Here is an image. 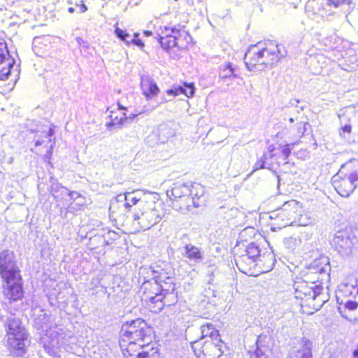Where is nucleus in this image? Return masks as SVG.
<instances>
[{
    "label": "nucleus",
    "mask_w": 358,
    "mask_h": 358,
    "mask_svg": "<svg viewBox=\"0 0 358 358\" xmlns=\"http://www.w3.org/2000/svg\"><path fill=\"white\" fill-rule=\"evenodd\" d=\"M170 101V99H164V101Z\"/></svg>",
    "instance_id": "052dcab7"
},
{
    "label": "nucleus",
    "mask_w": 358,
    "mask_h": 358,
    "mask_svg": "<svg viewBox=\"0 0 358 358\" xmlns=\"http://www.w3.org/2000/svg\"><path fill=\"white\" fill-rule=\"evenodd\" d=\"M155 289H160V293H156L155 296H145L144 300L148 301V305L152 312H160L165 305H169V296L174 297L175 284L170 276H166L164 273H160L155 277Z\"/></svg>",
    "instance_id": "423d86ee"
},
{
    "label": "nucleus",
    "mask_w": 358,
    "mask_h": 358,
    "mask_svg": "<svg viewBox=\"0 0 358 358\" xmlns=\"http://www.w3.org/2000/svg\"><path fill=\"white\" fill-rule=\"evenodd\" d=\"M65 340L63 329L57 326L45 329V333L41 338L44 349L53 357L57 356V350L65 343Z\"/></svg>",
    "instance_id": "9d476101"
},
{
    "label": "nucleus",
    "mask_w": 358,
    "mask_h": 358,
    "mask_svg": "<svg viewBox=\"0 0 358 358\" xmlns=\"http://www.w3.org/2000/svg\"><path fill=\"white\" fill-rule=\"evenodd\" d=\"M33 315L34 316L35 322L39 325L40 328L44 329L46 327V313H43V310L34 308Z\"/></svg>",
    "instance_id": "7c9ffc66"
},
{
    "label": "nucleus",
    "mask_w": 358,
    "mask_h": 358,
    "mask_svg": "<svg viewBox=\"0 0 358 358\" xmlns=\"http://www.w3.org/2000/svg\"><path fill=\"white\" fill-rule=\"evenodd\" d=\"M221 341L205 340L192 342V348L198 358H220L222 355Z\"/></svg>",
    "instance_id": "9b49d317"
},
{
    "label": "nucleus",
    "mask_w": 358,
    "mask_h": 358,
    "mask_svg": "<svg viewBox=\"0 0 358 358\" xmlns=\"http://www.w3.org/2000/svg\"><path fill=\"white\" fill-rule=\"evenodd\" d=\"M53 135V131L51 128L49 129L48 131L45 134V138H48Z\"/></svg>",
    "instance_id": "603ef678"
},
{
    "label": "nucleus",
    "mask_w": 358,
    "mask_h": 358,
    "mask_svg": "<svg viewBox=\"0 0 358 358\" xmlns=\"http://www.w3.org/2000/svg\"><path fill=\"white\" fill-rule=\"evenodd\" d=\"M191 39L185 26L178 24L161 27L157 41L163 49L169 50L174 47L185 48Z\"/></svg>",
    "instance_id": "0eeeda50"
},
{
    "label": "nucleus",
    "mask_w": 358,
    "mask_h": 358,
    "mask_svg": "<svg viewBox=\"0 0 358 358\" xmlns=\"http://www.w3.org/2000/svg\"><path fill=\"white\" fill-rule=\"evenodd\" d=\"M255 234V229L253 227H246L240 233L238 238L241 241H243L247 236H252Z\"/></svg>",
    "instance_id": "58836bf2"
},
{
    "label": "nucleus",
    "mask_w": 358,
    "mask_h": 358,
    "mask_svg": "<svg viewBox=\"0 0 358 358\" xmlns=\"http://www.w3.org/2000/svg\"><path fill=\"white\" fill-rule=\"evenodd\" d=\"M292 150V145L290 144H286L281 148V155L278 157L279 159L282 158V160H278L276 164L279 166L280 164H287L288 157L290 155Z\"/></svg>",
    "instance_id": "72a5a7b5"
},
{
    "label": "nucleus",
    "mask_w": 358,
    "mask_h": 358,
    "mask_svg": "<svg viewBox=\"0 0 358 358\" xmlns=\"http://www.w3.org/2000/svg\"><path fill=\"white\" fill-rule=\"evenodd\" d=\"M0 274L2 279L20 275L15 265V255L8 250L0 253Z\"/></svg>",
    "instance_id": "4468645a"
},
{
    "label": "nucleus",
    "mask_w": 358,
    "mask_h": 358,
    "mask_svg": "<svg viewBox=\"0 0 358 358\" xmlns=\"http://www.w3.org/2000/svg\"><path fill=\"white\" fill-rule=\"evenodd\" d=\"M116 199L117 201H122L123 200L125 201V194H119L117 196Z\"/></svg>",
    "instance_id": "3c124183"
},
{
    "label": "nucleus",
    "mask_w": 358,
    "mask_h": 358,
    "mask_svg": "<svg viewBox=\"0 0 358 358\" xmlns=\"http://www.w3.org/2000/svg\"><path fill=\"white\" fill-rule=\"evenodd\" d=\"M189 192L188 185L187 184H181L176 185L172 188L171 190L167 192V195L171 198L173 197L175 199H178L176 201L175 206H177L178 203L180 202L182 199H184L185 196H187V193Z\"/></svg>",
    "instance_id": "5701e85b"
},
{
    "label": "nucleus",
    "mask_w": 358,
    "mask_h": 358,
    "mask_svg": "<svg viewBox=\"0 0 358 358\" xmlns=\"http://www.w3.org/2000/svg\"><path fill=\"white\" fill-rule=\"evenodd\" d=\"M307 126H309V124L308 122H297L296 126L292 127L289 129V134L294 138L299 139L303 137L305 132L306 131Z\"/></svg>",
    "instance_id": "bb28decb"
},
{
    "label": "nucleus",
    "mask_w": 358,
    "mask_h": 358,
    "mask_svg": "<svg viewBox=\"0 0 358 358\" xmlns=\"http://www.w3.org/2000/svg\"><path fill=\"white\" fill-rule=\"evenodd\" d=\"M155 199L150 196L145 201H141L140 213H132L133 226L136 229H149L161 220Z\"/></svg>",
    "instance_id": "6e6552de"
},
{
    "label": "nucleus",
    "mask_w": 358,
    "mask_h": 358,
    "mask_svg": "<svg viewBox=\"0 0 358 358\" xmlns=\"http://www.w3.org/2000/svg\"><path fill=\"white\" fill-rule=\"evenodd\" d=\"M350 0H308L306 12L309 18L320 22L334 14V10Z\"/></svg>",
    "instance_id": "1a4fd4ad"
},
{
    "label": "nucleus",
    "mask_w": 358,
    "mask_h": 358,
    "mask_svg": "<svg viewBox=\"0 0 358 358\" xmlns=\"http://www.w3.org/2000/svg\"><path fill=\"white\" fill-rule=\"evenodd\" d=\"M301 206L300 203L296 200H290L284 203L280 208L282 216L287 217L285 225L292 224L296 217V215L300 211Z\"/></svg>",
    "instance_id": "a211bd4d"
},
{
    "label": "nucleus",
    "mask_w": 358,
    "mask_h": 358,
    "mask_svg": "<svg viewBox=\"0 0 358 358\" xmlns=\"http://www.w3.org/2000/svg\"><path fill=\"white\" fill-rule=\"evenodd\" d=\"M121 336L124 341H128L127 351L133 358H148L150 346L153 338V330L147 322L142 319L127 321L121 329Z\"/></svg>",
    "instance_id": "f03ea898"
},
{
    "label": "nucleus",
    "mask_w": 358,
    "mask_h": 358,
    "mask_svg": "<svg viewBox=\"0 0 358 358\" xmlns=\"http://www.w3.org/2000/svg\"><path fill=\"white\" fill-rule=\"evenodd\" d=\"M313 343L308 338H303L298 347L292 350L289 358H313Z\"/></svg>",
    "instance_id": "f3484780"
},
{
    "label": "nucleus",
    "mask_w": 358,
    "mask_h": 358,
    "mask_svg": "<svg viewBox=\"0 0 358 358\" xmlns=\"http://www.w3.org/2000/svg\"><path fill=\"white\" fill-rule=\"evenodd\" d=\"M91 284L94 287H97L100 284V279L99 278H92L91 280Z\"/></svg>",
    "instance_id": "de8ad7c7"
},
{
    "label": "nucleus",
    "mask_w": 358,
    "mask_h": 358,
    "mask_svg": "<svg viewBox=\"0 0 358 358\" xmlns=\"http://www.w3.org/2000/svg\"><path fill=\"white\" fill-rule=\"evenodd\" d=\"M194 87L193 83H185L182 85L175 86L172 89L166 91L168 95L176 96L180 94H185L187 97H191L194 94Z\"/></svg>",
    "instance_id": "4be33fe9"
},
{
    "label": "nucleus",
    "mask_w": 358,
    "mask_h": 358,
    "mask_svg": "<svg viewBox=\"0 0 358 358\" xmlns=\"http://www.w3.org/2000/svg\"><path fill=\"white\" fill-rule=\"evenodd\" d=\"M196 200L200 201L201 206L204 201L203 199H202L204 194V187L199 183H196Z\"/></svg>",
    "instance_id": "ea45409f"
},
{
    "label": "nucleus",
    "mask_w": 358,
    "mask_h": 358,
    "mask_svg": "<svg viewBox=\"0 0 358 358\" xmlns=\"http://www.w3.org/2000/svg\"><path fill=\"white\" fill-rule=\"evenodd\" d=\"M330 266L327 259L315 260L308 268L306 280L299 278L294 281L293 289L296 299L301 300V308L310 307L314 310L320 308L325 302L322 297L323 287L316 282L323 281L329 276Z\"/></svg>",
    "instance_id": "f257e3e1"
},
{
    "label": "nucleus",
    "mask_w": 358,
    "mask_h": 358,
    "mask_svg": "<svg viewBox=\"0 0 358 358\" xmlns=\"http://www.w3.org/2000/svg\"><path fill=\"white\" fill-rule=\"evenodd\" d=\"M270 338L266 335H260L256 339L257 348L255 352L249 351L250 358H268L266 352H268V346L266 343Z\"/></svg>",
    "instance_id": "aec40b11"
},
{
    "label": "nucleus",
    "mask_w": 358,
    "mask_h": 358,
    "mask_svg": "<svg viewBox=\"0 0 358 358\" xmlns=\"http://www.w3.org/2000/svg\"><path fill=\"white\" fill-rule=\"evenodd\" d=\"M246 255L250 256L257 262V258L259 257L260 250L257 245L255 243H249L245 248L242 249Z\"/></svg>",
    "instance_id": "2f4dec72"
},
{
    "label": "nucleus",
    "mask_w": 358,
    "mask_h": 358,
    "mask_svg": "<svg viewBox=\"0 0 358 358\" xmlns=\"http://www.w3.org/2000/svg\"><path fill=\"white\" fill-rule=\"evenodd\" d=\"M84 203L82 201H78L76 203H72L70 206V210H80L83 207Z\"/></svg>",
    "instance_id": "79ce46f5"
},
{
    "label": "nucleus",
    "mask_w": 358,
    "mask_h": 358,
    "mask_svg": "<svg viewBox=\"0 0 358 358\" xmlns=\"http://www.w3.org/2000/svg\"><path fill=\"white\" fill-rule=\"evenodd\" d=\"M233 253L236 265L242 273L248 274L251 269L257 264L255 259L246 255V252H243L239 241L234 248Z\"/></svg>",
    "instance_id": "2eb2a0df"
},
{
    "label": "nucleus",
    "mask_w": 358,
    "mask_h": 358,
    "mask_svg": "<svg viewBox=\"0 0 358 358\" xmlns=\"http://www.w3.org/2000/svg\"><path fill=\"white\" fill-rule=\"evenodd\" d=\"M182 255L194 264L201 263L204 257V254L201 249L191 243L186 244L183 247Z\"/></svg>",
    "instance_id": "6ab92c4d"
},
{
    "label": "nucleus",
    "mask_w": 358,
    "mask_h": 358,
    "mask_svg": "<svg viewBox=\"0 0 358 358\" xmlns=\"http://www.w3.org/2000/svg\"><path fill=\"white\" fill-rule=\"evenodd\" d=\"M71 6L68 8L69 13H84L87 10V7L85 4L83 0H75L74 1L69 0L68 1Z\"/></svg>",
    "instance_id": "cd10ccee"
},
{
    "label": "nucleus",
    "mask_w": 358,
    "mask_h": 358,
    "mask_svg": "<svg viewBox=\"0 0 358 358\" xmlns=\"http://www.w3.org/2000/svg\"><path fill=\"white\" fill-rule=\"evenodd\" d=\"M234 71L235 69L233 68L232 64L231 63H228L223 67V69H221L220 77L222 79L229 78L231 77H236Z\"/></svg>",
    "instance_id": "c9c22d12"
},
{
    "label": "nucleus",
    "mask_w": 358,
    "mask_h": 358,
    "mask_svg": "<svg viewBox=\"0 0 358 358\" xmlns=\"http://www.w3.org/2000/svg\"><path fill=\"white\" fill-rule=\"evenodd\" d=\"M353 355L355 357L358 358V348L353 352Z\"/></svg>",
    "instance_id": "4d7b16f0"
},
{
    "label": "nucleus",
    "mask_w": 358,
    "mask_h": 358,
    "mask_svg": "<svg viewBox=\"0 0 358 358\" xmlns=\"http://www.w3.org/2000/svg\"><path fill=\"white\" fill-rule=\"evenodd\" d=\"M351 131H352L351 125L345 124L341 128L339 134H340V136L341 138L349 141L350 140L349 137H350V134H351Z\"/></svg>",
    "instance_id": "4c0bfd02"
},
{
    "label": "nucleus",
    "mask_w": 358,
    "mask_h": 358,
    "mask_svg": "<svg viewBox=\"0 0 358 358\" xmlns=\"http://www.w3.org/2000/svg\"><path fill=\"white\" fill-rule=\"evenodd\" d=\"M115 33L117 38L121 39L127 45L131 44L134 35L129 34L126 30H123L119 27H116Z\"/></svg>",
    "instance_id": "473e14b6"
},
{
    "label": "nucleus",
    "mask_w": 358,
    "mask_h": 358,
    "mask_svg": "<svg viewBox=\"0 0 358 358\" xmlns=\"http://www.w3.org/2000/svg\"><path fill=\"white\" fill-rule=\"evenodd\" d=\"M285 55L284 47L273 41L257 43L245 54V64L249 71H261L277 63Z\"/></svg>",
    "instance_id": "7ed1b4c3"
},
{
    "label": "nucleus",
    "mask_w": 358,
    "mask_h": 358,
    "mask_svg": "<svg viewBox=\"0 0 358 358\" xmlns=\"http://www.w3.org/2000/svg\"><path fill=\"white\" fill-rule=\"evenodd\" d=\"M266 258L271 262L270 267L271 268L273 266V255L272 254H268Z\"/></svg>",
    "instance_id": "09e8293b"
},
{
    "label": "nucleus",
    "mask_w": 358,
    "mask_h": 358,
    "mask_svg": "<svg viewBox=\"0 0 358 358\" xmlns=\"http://www.w3.org/2000/svg\"><path fill=\"white\" fill-rule=\"evenodd\" d=\"M50 190L55 198H59L60 194L64 195V193H68V189L59 183L52 184Z\"/></svg>",
    "instance_id": "e433bc0d"
},
{
    "label": "nucleus",
    "mask_w": 358,
    "mask_h": 358,
    "mask_svg": "<svg viewBox=\"0 0 358 358\" xmlns=\"http://www.w3.org/2000/svg\"><path fill=\"white\" fill-rule=\"evenodd\" d=\"M52 148V145L50 146V150L48 151L46 155H45V157H48L50 158V155H52V152H51V150Z\"/></svg>",
    "instance_id": "5fc2aeb1"
},
{
    "label": "nucleus",
    "mask_w": 358,
    "mask_h": 358,
    "mask_svg": "<svg viewBox=\"0 0 358 358\" xmlns=\"http://www.w3.org/2000/svg\"><path fill=\"white\" fill-rule=\"evenodd\" d=\"M110 117H111V122H110V124H112L113 126H115L116 124H119V125H121L122 124V122L123 120V117H121L120 118V120H117V117H113V115H110Z\"/></svg>",
    "instance_id": "49530a36"
},
{
    "label": "nucleus",
    "mask_w": 358,
    "mask_h": 358,
    "mask_svg": "<svg viewBox=\"0 0 358 358\" xmlns=\"http://www.w3.org/2000/svg\"><path fill=\"white\" fill-rule=\"evenodd\" d=\"M356 243L357 238L355 236L347 229L338 231L331 241V244L335 250L343 256L351 255Z\"/></svg>",
    "instance_id": "f8f14e48"
},
{
    "label": "nucleus",
    "mask_w": 358,
    "mask_h": 358,
    "mask_svg": "<svg viewBox=\"0 0 358 358\" xmlns=\"http://www.w3.org/2000/svg\"><path fill=\"white\" fill-rule=\"evenodd\" d=\"M127 117H127V116H126V115H125V114H124V119H126V118H127Z\"/></svg>",
    "instance_id": "680f3d73"
},
{
    "label": "nucleus",
    "mask_w": 358,
    "mask_h": 358,
    "mask_svg": "<svg viewBox=\"0 0 358 358\" xmlns=\"http://www.w3.org/2000/svg\"><path fill=\"white\" fill-rule=\"evenodd\" d=\"M301 220H302V217H301L300 220H299V224L301 225V226H306L310 222V218H308L307 221H303Z\"/></svg>",
    "instance_id": "8fccbe9b"
},
{
    "label": "nucleus",
    "mask_w": 358,
    "mask_h": 358,
    "mask_svg": "<svg viewBox=\"0 0 358 358\" xmlns=\"http://www.w3.org/2000/svg\"><path fill=\"white\" fill-rule=\"evenodd\" d=\"M136 194V192L125 193V203H124V206L128 211L131 210L133 206L137 204L138 203H139V206L141 207V201H145L147 199L149 198L148 196L142 199L138 198Z\"/></svg>",
    "instance_id": "c756f323"
},
{
    "label": "nucleus",
    "mask_w": 358,
    "mask_h": 358,
    "mask_svg": "<svg viewBox=\"0 0 358 358\" xmlns=\"http://www.w3.org/2000/svg\"><path fill=\"white\" fill-rule=\"evenodd\" d=\"M285 247L290 250H294L301 244V239L299 236H290L285 238Z\"/></svg>",
    "instance_id": "f704fd0d"
},
{
    "label": "nucleus",
    "mask_w": 358,
    "mask_h": 358,
    "mask_svg": "<svg viewBox=\"0 0 358 358\" xmlns=\"http://www.w3.org/2000/svg\"><path fill=\"white\" fill-rule=\"evenodd\" d=\"M357 292H358V286H357Z\"/></svg>",
    "instance_id": "0e129e2a"
},
{
    "label": "nucleus",
    "mask_w": 358,
    "mask_h": 358,
    "mask_svg": "<svg viewBox=\"0 0 358 358\" xmlns=\"http://www.w3.org/2000/svg\"><path fill=\"white\" fill-rule=\"evenodd\" d=\"M188 189H189V192L187 193V195H189L196 199V183H192L190 185H188Z\"/></svg>",
    "instance_id": "37998d69"
},
{
    "label": "nucleus",
    "mask_w": 358,
    "mask_h": 358,
    "mask_svg": "<svg viewBox=\"0 0 358 358\" xmlns=\"http://www.w3.org/2000/svg\"><path fill=\"white\" fill-rule=\"evenodd\" d=\"M141 86L143 94L148 99H150L152 96L157 95L159 91L157 84L148 76H141Z\"/></svg>",
    "instance_id": "412c9836"
},
{
    "label": "nucleus",
    "mask_w": 358,
    "mask_h": 358,
    "mask_svg": "<svg viewBox=\"0 0 358 358\" xmlns=\"http://www.w3.org/2000/svg\"><path fill=\"white\" fill-rule=\"evenodd\" d=\"M355 324H358V318H357V319H355Z\"/></svg>",
    "instance_id": "bf43d9fd"
},
{
    "label": "nucleus",
    "mask_w": 358,
    "mask_h": 358,
    "mask_svg": "<svg viewBox=\"0 0 358 358\" xmlns=\"http://www.w3.org/2000/svg\"><path fill=\"white\" fill-rule=\"evenodd\" d=\"M273 157H275V155L271 153V150L269 151L268 154H264L262 158L255 164L252 172L261 169H267L269 170L273 169L274 164L272 162H269V159H272Z\"/></svg>",
    "instance_id": "393cba45"
},
{
    "label": "nucleus",
    "mask_w": 358,
    "mask_h": 358,
    "mask_svg": "<svg viewBox=\"0 0 358 358\" xmlns=\"http://www.w3.org/2000/svg\"><path fill=\"white\" fill-rule=\"evenodd\" d=\"M174 135L173 130L167 124L159 125L157 129L158 141L164 143L168 139Z\"/></svg>",
    "instance_id": "a878e982"
},
{
    "label": "nucleus",
    "mask_w": 358,
    "mask_h": 358,
    "mask_svg": "<svg viewBox=\"0 0 358 358\" xmlns=\"http://www.w3.org/2000/svg\"><path fill=\"white\" fill-rule=\"evenodd\" d=\"M64 195H68L71 197V199H73L74 201L76 199H81L83 200V198L81 196L76 192H69L68 190V193H64Z\"/></svg>",
    "instance_id": "a18cd8bd"
},
{
    "label": "nucleus",
    "mask_w": 358,
    "mask_h": 358,
    "mask_svg": "<svg viewBox=\"0 0 358 358\" xmlns=\"http://www.w3.org/2000/svg\"><path fill=\"white\" fill-rule=\"evenodd\" d=\"M43 143H44L43 141H41L39 139H36L35 141V146H36V147L39 146V145H42Z\"/></svg>",
    "instance_id": "864d4df0"
},
{
    "label": "nucleus",
    "mask_w": 358,
    "mask_h": 358,
    "mask_svg": "<svg viewBox=\"0 0 358 358\" xmlns=\"http://www.w3.org/2000/svg\"><path fill=\"white\" fill-rule=\"evenodd\" d=\"M138 33L134 34V38L132 39L131 44H134L140 48H143L144 47V43L141 39L138 38Z\"/></svg>",
    "instance_id": "a19ab883"
},
{
    "label": "nucleus",
    "mask_w": 358,
    "mask_h": 358,
    "mask_svg": "<svg viewBox=\"0 0 358 358\" xmlns=\"http://www.w3.org/2000/svg\"><path fill=\"white\" fill-rule=\"evenodd\" d=\"M177 206H178L180 210H191L192 207L197 208L200 206L201 202L197 201L194 198L187 195V196H185L184 199H182Z\"/></svg>",
    "instance_id": "c85d7f7f"
},
{
    "label": "nucleus",
    "mask_w": 358,
    "mask_h": 358,
    "mask_svg": "<svg viewBox=\"0 0 358 358\" xmlns=\"http://www.w3.org/2000/svg\"><path fill=\"white\" fill-rule=\"evenodd\" d=\"M3 293L9 303L21 301L24 296L22 278L20 275L3 279Z\"/></svg>",
    "instance_id": "ddd939ff"
},
{
    "label": "nucleus",
    "mask_w": 358,
    "mask_h": 358,
    "mask_svg": "<svg viewBox=\"0 0 358 358\" xmlns=\"http://www.w3.org/2000/svg\"><path fill=\"white\" fill-rule=\"evenodd\" d=\"M146 285H147L146 284H145V285H144V287H145V289H147Z\"/></svg>",
    "instance_id": "e2e57ef3"
},
{
    "label": "nucleus",
    "mask_w": 358,
    "mask_h": 358,
    "mask_svg": "<svg viewBox=\"0 0 358 358\" xmlns=\"http://www.w3.org/2000/svg\"><path fill=\"white\" fill-rule=\"evenodd\" d=\"M331 182L341 196H349L358 185V160H350L342 165Z\"/></svg>",
    "instance_id": "39448f33"
},
{
    "label": "nucleus",
    "mask_w": 358,
    "mask_h": 358,
    "mask_svg": "<svg viewBox=\"0 0 358 358\" xmlns=\"http://www.w3.org/2000/svg\"><path fill=\"white\" fill-rule=\"evenodd\" d=\"M143 33L146 36H150L152 34L151 31H144Z\"/></svg>",
    "instance_id": "6e6d98bb"
},
{
    "label": "nucleus",
    "mask_w": 358,
    "mask_h": 358,
    "mask_svg": "<svg viewBox=\"0 0 358 358\" xmlns=\"http://www.w3.org/2000/svg\"><path fill=\"white\" fill-rule=\"evenodd\" d=\"M14 64V59L10 58L6 43L0 41V80L8 78L10 73V69Z\"/></svg>",
    "instance_id": "dca6fc26"
},
{
    "label": "nucleus",
    "mask_w": 358,
    "mask_h": 358,
    "mask_svg": "<svg viewBox=\"0 0 358 358\" xmlns=\"http://www.w3.org/2000/svg\"><path fill=\"white\" fill-rule=\"evenodd\" d=\"M294 121H295V120L293 117H290L289 119V122H291V123H293Z\"/></svg>",
    "instance_id": "13d9d810"
},
{
    "label": "nucleus",
    "mask_w": 358,
    "mask_h": 358,
    "mask_svg": "<svg viewBox=\"0 0 358 358\" xmlns=\"http://www.w3.org/2000/svg\"><path fill=\"white\" fill-rule=\"evenodd\" d=\"M357 306H358V303H357L356 301H348L345 303V307L350 310H354L357 309Z\"/></svg>",
    "instance_id": "c03bdc74"
},
{
    "label": "nucleus",
    "mask_w": 358,
    "mask_h": 358,
    "mask_svg": "<svg viewBox=\"0 0 358 358\" xmlns=\"http://www.w3.org/2000/svg\"><path fill=\"white\" fill-rule=\"evenodd\" d=\"M201 332L202 338L200 340H201V341H203L206 338H208L206 340H211L213 341H219L217 339L220 336L218 331L215 329L212 324L207 323L206 324H203L201 327Z\"/></svg>",
    "instance_id": "b1692460"
},
{
    "label": "nucleus",
    "mask_w": 358,
    "mask_h": 358,
    "mask_svg": "<svg viewBox=\"0 0 358 358\" xmlns=\"http://www.w3.org/2000/svg\"><path fill=\"white\" fill-rule=\"evenodd\" d=\"M0 320L5 323L6 327L8 346L16 356L22 357L26 353L30 341L21 321L13 313L6 316L0 315Z\"/></svg>",
    "instance_id": "20e7f679"
}]
</instances>
